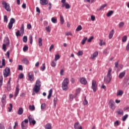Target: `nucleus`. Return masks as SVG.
<instances>
[{
	"label": "nucleus",
	"mask_w": 129,
	"mask_h": 129,
	"mask_svg": "<svg viewBox=\"0 0 129 129\" xmlns=\"http://www.w3.org/2000/svg\"><path fill=\"white\" fill-rule=\"evenodd\" d=\"M15 22H16V21L15 20V19L11 18L10 19V21L8 25V29L9 30H12V28H13V25L14 24Z\"/></svg>",
	"instance_id": "nucleus-11"
},
{
	"label": "nucleus",
	"mask_w": 129,
	"mask_h": 129,
	"mask_svg": "<svg viewBox=\"0 0 129 129\" xmlns=\"http://www.w3.org/2000/svg\"><path fill=\"white\" fill-rule=\"evenodd\" d=\"M4 22H6V23H8V17L7 15L4 16Z\"/></svg>",
	"instance_id": "nucleus-58"
},
{
	"label": "nucleus",
	"mask_w": 129,
	"mask_h": 129,
	"mask_svg": "<svg viewBox=\"0 0 129 129\" xmlns=\"http://www.w3.org/2000/svg\"><path fill=\"white\" fill-rule=\"evenodd\" d=\"M44 108H46V104L45 103H43L41 105V109L44 110Z\"/></svg>",
	"instance_id": "nucleus-50"
},
{
	"label": "nucleus",
	"mask_w": 129,
	"mask_h": 129,
	"mask_svg": "<svg viewBox=\"0 0 129 129\" xmlns=\"http://www.w3.org/2000/svg\"><path fill=\"white\" fill-rule=\"evenodd\" d=\"M92 89L94 92H96V90H97V85L96 84V81L94 80L92 81Z\"/></svg>",
	"instance_id": "nucleus-8"
},
{
	"label": "nucleus",
	"mask_w": 129,
	"mask_h": 129,
	"mask_svg": "<svg viewBox=\"0 0 129 129\" xmlns=\"http://www.w3.org/2000/svg\"><path fill=\"white\" fill-rule=\"evenodd\" d=\"M81 30H82V26H81V25H79L76 29V32H79L80 31H81Z\"/></svg>",
	"instance_id": "nucleus-34"
},
{
	"label": "nucleus",
	"mask_w": 129,
	"mask_h": 129,
	"mask_svg": "<svg viewBox=\"0 0 129 129\" xmlns=\"http://www.w3.org/2000/svg\"><path fill=\"white\" fill-rule=\"evenodd\" d=\"M10 107H8V109H9V112H11V111H12V109H13V104H12V103L10 104Z\"/></svg>",
	"instance_id": "nucleus-45"
},
{
	"label": "nucleus",
	"mask_w": 129,
	"mask_h": 129,
	"mask_svg": "<svg viewBox=\"0 0 129 129\" xmlns=\"http://www.w3.org/2000/svg\"><path fill=\"white\" fill-rule=\"evenodd\" d=\"M98 55V52L95 51L92 55H91V59L93 60Z\"/></svg>",
	"instance_id": "nucleus-17"
},
{
	"label": "nucleus",
	"mask_w": 129,
	"mask_h": 129,
	"mask_svg": "<svg viewBox=\"0 0 129 129\" xmlns=\"http://www.w3.org/2000/svg\"><path fill=\"white\" fill-rule=\"evenodd\" d=\"M76 95H73V94H70L69 97H70V101H73V99L76 97Z\"/></svg>",
	"instance_id": "nucleus-23"
},
{
	"label": "nucleus",
	"mask_w": 129,
	"mask_h": 129,
	"mask_svg": "<svg viewBox=\"0 0 129 129\" xmlns=\"http://www.w3.org/2000/svg\"><path fill=\"white\" fill-rule=\"evenodd\" d=\"M3 49L4 50V51H5V52H6V44H3V47H2Z\"/></svg>",
	"instance_id": "nucleus-56"
},
{
	"label": "nucleus",
	"mask_w": 129,
	"mask_h": 129,
	"mask_svg": "<svg viewBox=\"0 0 129 129\" xmlns=\"http://www.w3.org/2000/svg\"><path fill=\"white\" fill-rule=\"evenodd\" d=\"M40 4L41 6L48 5V0H40Z\"/></svg>",
	"instance_id": "nucleus-15"
},
{
	"label": "nucleus",
	"mask_w": 129,
	"mask_h": 129,
	"mask_svg": "<svg viewBox=\"0 0 129 129\" xmlns=\"http://www.w3.org/2000/svg\"><path fill=\"white\" fill-rule=\"evenodd\" d=\"M75 129H82V126L79 124V122H77L74 124Z\"/></svg>",
	"instance_id": "nucleus-14"
},
{
	"label": "nucleus",
	"mask_w": 129,
	"mask_h": 129,
	"mask_svg": "<svg viewBox=\"0 0 129 129\" xmlns=\"http://www.w3.org/2000/svg\"><path fill=\"white\" fill-rule=\"evenodd\" d=\"M19 92H20V89H19V87H16L15 93L14 95L15 98H16V97H17V96H18V94H19Z\"/></svg>",
	"instance_id": "nucleus-19"
},
{
	"label": "nucleus",
	"mask_w": 129,
	"mask_h": 129,
	"mask_svg": "<svg viewBox=\"0 0 129 129\" xmlns=\"http://www.w3.org/2000/svg\"><path fill=\"white\" fill-rule=\"evenodd\" d=\"M27 41H28V37H27V36H24L23 38V41L24 43H27Z\"/></svg>",
	"instance_id": "nucleus-43"
},
{
	"label": "nucleus",
	"mask_w": 129,
	"mask_h": 129,
	"mask_svg": "<svg viewBox=\"0 0 129 129\" xmlns=\"http://www.w3.org/2000/svg\"><path fill=\"white\" fill-rule=\"evenodd\" d=\"M28 118L29 119V122L30 124H31V123H32L33 125H35V124H36V120L34 119V117H33V116H32L31 115H30L28 117Z\"/></svg>",
	"instance_id": "nucleus-9"
},
{
	"label": "nucleus",
	"mask_w": 129,
	"mask_h": 129,
	"mask_svg": "<svg viewBox=\"0 0 129 129\" xmlns=\"http://www.w3.org/2000/svg\"><path fill=\"white\" fill-rule=\"evenodd\" d=\"M126 40H127V37L125 35L122 38V42H126Z\"/></svg>",
	"instance_id": "nucleus-40"
},
{
	"label": "nucleus",
	"mask_w": 129,
	"mask_h": 129,
	"mask_svg": "<svg viewBox=\"0 0 129 129\" xmlns=\"http://www.w3.org/2000/svg\"><path fill=\"white\" fill-rule=\"evenodd\" d=\"M41 88V81L40 79L37 80L35 83V85L33 89V91L35 92V93H38L40 91Z\"/></svg>",
	"instance_id": "nucleus-2"
},
{
	"label": "nucleus",
	"mask_w": 129,
	"mask_h": 129,
	"mask_svg": "<svg viewBox=\"0 0 129 129\" xmlns=\"http://www.w3.org/2000/svg\"><path fill=\"white\" fill-rule=\"evenodd\" d=\"M28 80L30 82H33V81L34 80L35 77H34V74L32 73H29L28 75Z\"/></svg>",
	"instance_id": "nucleus-12"
},
{
	"label": "nucleus",
	"mask_w": 129,
	"mask_h": 129,
	"mask_svg": "<svg viewBox=\"0 0 129 129\" xmlns=\"http://www.w3.org/2000/svg\"><path fill=\"white\" fill-rule=\"evenodd\" d=\"M114 32V30L112 29L109 34V39H112L113 37V33Z\"/></svg>",
	"instance_id": "nucleus-21"
},
{
	"label": "nucleus",
	"mask_w": 129,
	"mask_h": 129,
	"mask_svg": "<svg viewBox=\"0 0 129 129\" xmlns=\"http://www.w3.org/2000/svg\"><path fill=\"white\" fill-rule=\"evenodd\" d=\"M4 80V78L3 77V75H0V88L3 86V80Z\"/></svg>",
	"instance_id": "nucleus-30"
},
{
	"label": "nucleus",
	"mask_w": 129,
	"mask_h": 129,
	"mask_svg": "<svg viewBox=\"0 0 129 129\" xmlns=\"http://www.w3.org/2000/svg\"><path fill=\"white\" fill-rule=\"evenodd\" d=\"M10 73L11 69H10L9 68H6V69L4 70V71L3 72L4 77L7 78L8 76H10Z\"/></svg>",
	"instance_id": "nucleus-6"
},
{
	"label": "nucleus",
	"mask_w": 129,
	"mask_h": 129,
	"mask_svg": "<svg viewBox=\"0 0 129 129\" xmlns=\"http://www.w3.org/2000/svg\"><path fill=\"white\" fill-rule=\"evenodd\" d=\"M80 91H81V89H80V88L77 89L76 90V93L75 95H76V96H77V95L79 94V93H80Z\"/></svg>",
	"instance_id": "nucleus-42"
},
{
	"label": "nucleus",
	"mask_w": 129,
	"mask_h": 129,
	"mask_svg": "<svg viewBox=\"0 0 129 129\" xmlns=\"http://www.w3.org/2000/svg\"><path fill=\"white\" fill-rule=\"evenodd\" d=\"M57 100H58V98H57V97L54 98L53 99V104H54V107H56V104H57Z\"/></svg>",
	"instance_id": "nucleus-35"
},
{
	"label": "nucleus",
	"mask_w": 129,
	"mask_h": 129,
	"mask_svg": "<svg viewBox=\"0 0 129 129\" xmlns=\"http://www.w3.org/2000/svg\"><path fill=\"white\" fill-rule=\"evenodd\" d=\"M19 79H23V78H24V74H20L19 75Z\"/></svg>",
	"instance_id": "nucleus-55"
},
{
	"label": "nucleus",
	"mask_w": 129,
	"mask_h": 129,
	"mask_svg": "<svg viewBox=\"0 0 129 129\" xmlns=\"http://www.w3.org/2000/svg\"><path fill=\"white\" fill-rule=\"evenodd\" d=\"M29 109L31 111H34V110H35V106H34V105H30L29 106Z\"/></svg>",
	"instance_id": "nucleus-31"
},
{
	"label": "nucleus",
	"mask_w": 129,
	"mask_h": 129,
	"mask_svg": "<svg viewBox=\"0 0 129 129\" xmlns=\"http://www.w3.org/2000/svg\"><path fill=\"white\" fill-rule=\"evenodd\" d=\"M65 8L66 9H67V10L70 9V5H69V4L68 3H67V4L66 5Z\"/></svg>",
	"instance_id": "nucleus-57"
},
{
	"label": "nucleus",
	"mask_w": 129,
	"mask_h": 129,
	"mask_svg": "<svg viewBox=\"0 0 129 129\" xmlns=\"http://www.w3.org/2000/svg\"><path fill=\"white\" fill-rule=\"evenodd\" d=\"M114 125L115 126H117V125H119V123L118 122V120L114 122Z\"/></svg>",
	"instance_id": "nucleus-62"
},
{
	"label": "nucleus",
	"mask_w": 129,
	"mask_h": 129,
	"mask_svg": "<svg viewBox=\"0 0 129 129\" xmlns=\"http://www.w3.org/2000/svg\"><path fill=\"white\" fill-rule=\"evenodd\" d=\"M116 112L117 113H118V114H119L120 115H123V110H122V109H118L117 110Z\"/></svg>",
	"instance_id": "nucleus-22"
},
{
	"label": "nucleus",
	"mask_w": 129,
	"mask_h": 129,
	"mask_svg": "<svg viewBox=\"0 0 129 129\" xmlns=\"http://www.w3.org/2000/svg\"><path fill=\"white\" fill-rule=\"evenodd\" d=\"M123 94V92L120 90H118L117 92V96H121Z\"/></svg>",
	"instance_id": "nucleus-26"
},
{
	"label": "nucleus",
	"mask_w": 129,
	"mask_h": 129,
	"mask_svg": "<svg viewBox=\"0 0 129 129\" xmlns=\"http://www.w3.org/2000/svg\"><path fill=\"white\" fill-rule=\"evenodd\" d=\"M44 127L45 129H52V126L49 123H47L46 124H45L44 125Z\"/></svg>",
	"instance_id": "nucleus-20"
},
{
	"label": "nucleus",
	"mask_w": 129,
	"mask_h": 129,
	"mask_svg": "<svg viewBox=\"0 0 129 129\" xmlns=\"http://www.w3.org/2000/svg\"><path fill=\"white\" fill-rule=\"evenodd\" d=\"M83 54V52H82V51L81 50H79L78 52L77 53V55L78 56H82Z\"/></svg>",
	"instance_id": "nucleus-51"
},
{
	"label": "nucleus",
	"mask_w": 129,
	"mask_h": 129,
	"mask_svg": "<svg viewBox=\"0 0 129 129\" xmlns=\"http://www.w3.org/2000/svg\"><path fill=\"white\" fill-rule=\"evenodd\" d=\"M56 65H57V61L55 60H52L51 63V66L52 67H55Z\"/></svg>",
	"instance_id": "nucleus-28"
},
{
	"label": "nucleus",
	"mask_w": 129,
	"mask_h": 129,
	"mask_svg": "<svg viewBox=\"0 0 129 129\" xmlns=\"http://www.w3.org/2000/svg\"><path fill=\"white\" fill-rule=\"evenodd\" d=\"M106 6H107V5L106 4H104L102 6H101L100 8L99 9L97 10V11H101V10H103V9L104 8H105V7H106Z\"/></svg>",
	"instance_id": "nucleus-36"
},
{
	"label": "nucleus",
	"mask_w": 129,
	"mask_h": 129,
	"mask_svg": "<svg viewBox=\"0 0 129 129\" xmlns=\"http://www.w3.org/2000/svg\"><path fill=\"white\" fill-rule=\"evenodd\" d=\"M66 36H72V33L71 32H67L66 33Z\"/></svg>",
	"instance_id": "nucleus-64"
},
{
	"label": "nucleus",
	"mask_w": 129,
	"mask_h": 129,
	"mask_svg": "<svg viewBox=\"0 0 129 129\" xmlns=\"http://www.w3.org/2000/svg\"><path fill=\"white\" fill-rule=\"evenodd\" d=\"M112 14H113V11H110L107 13L106 16L107 17H110Z\"/></svg>",
	"instance_id": "nucleus-39"
},
{
	"label": "nucleus",
	"mask_w": 129,
	"mask_h": 129,
	"mask_svg": "<svg viewBox=\"0 0 129 129\" xmlns=\"http://www.w3.org/2000/svg\"><path fill=\"white\" fill-rule=\"evenodd\" d=\"M60 22L61 25H63V24H64V18L62 16V15H60Z\"/></svg>",
	"instance_id": "nucleus-33"
},
{
	"label": "nucleus",
	"mask_w": 129,
	"mask_h": 129,
	"mask_svg": "<svg viewBox=\"0 0 129 129\" xmlns=\"http://www.w3.org/2000/svg\"><path fill=\"white\" fill-rule=\"evenodd\" d=\"M24 24H22L21 25V28H20V32L21 33H22V34H24Z\"/></svg>",
	"instance_id": "nucleus-41"
},
{
	"label": "nucleus",
	"mask_w": 129,
	"mask_h": 129,
	"mask_svg": "<svg viewBox=\"0 0 129 129\" xmlns=\"http://www.w3.org/2000/svg\"><path fill=\"white\" fill-rule=\"evenodd\" d=\"M1 102L2 106H5L7 104V96L6 95H3L2 98Z\"/></svg>",
	"instance_id": "nucleus-10"
},
{
	"label": "nucleus",
	"mask_w": 129,
	"mask_h": 129,
	"mask_svg": "<svg viewBox=\"0 0 129 129\" xmlns=\"http://www.w3.org/2000/svg\"><path fill=\"white\" fill-rule=\"evenodd\" d=\"M43 40L42 39V38H39L38 39V45L39 46V47H42V45H43Z\"/></svg>",
	"instance_id": "nucleus-29"
},
{
	"label": "nucleus",
	"mask_w": 129,
	"mask_h": 129,
	"mask_svg": "<svg viewBox=\"0 0 129 129\" xmlns=\"http://www.w3.org/2000/svg\"><path fill=\"white\" fill-rule=\"evenodd\" d=\"M91 21H92L93 22H94V21H95V16L92 15L91 16Z\"/></svg>",
	"instance_id": "nucleus-60"
},
{
	"label": "nucleus",
	"mask_w": 129,
	"mask_h": 129,
	"mask_svg": "<svg viewBox=\"0 0 129 129\" xmlns=\"http://www.w3.org/2000/svg\"><path fill=\"white\" fill-rule=\"evenodd\" d=\"M68 83H69V79L66 78L62 83V90L67 91L68 90Z\"/></svg>",
	"instance_id": "nucleus-3"
},
{
	"label": "nucleus",
	"mask_w": 129,
	"mask_h": 129,
	"mask_svg": "<svg viewBox=\"0 0 129 129\" xmlns=\"http://www.w3.org/2000/svg\"><path fill=\"white\" fill-rule=\"evenodd\" d=\"M51 22L52 23H53L54 24H56V23H57V19H55V18H54V17H52L51 18Z\"/></svg>",
	"instance_id": "nucleus-46"
},
{
	"label": "nucleus",
	"mask_w": 129,
	"mask_h": 129,
	"mask_svg": "<svg viewBox=\"0 0 129 129\" xmlns=\"http://www.w3.org/2000/svg\"><path fill=\"white\" fill-rule=\"evenodd\" d=\"M23 63H24V64H26L27 65H28V64H29V60H28V59H27L26 58L23 59Z\"/></svg>",
	"instance_id": "nucleus-37"
},
{
	"label": "nucleus",
	"mask_w": 129,
	"mask_h": 129,
	"mask_svg": "<svg viewBox=\"0 0 129 129\" xmlns=\"http://www.w3.org/2000/svg\"><path fill=\"white\" fill-rule=\"evenodd\" d=\"M115 103H114V101L112 100H110L109 101L108 105L109 106V108L111 109H112L113 110H114L115 109Z\"/></svg>",
	"instance_id": "nucleus-7"
},
{
	"label": "nucleus",
	"mask_w": 129,
	"mask_h": 129,
	"mask_svg": "<svg viewBox=\"0 0 129 129\" xmlns=\"http://www.w3.org/2000/svg\"><path fill=\"white\" fill-rule=\"evenodd\" d=\"M23 112H24V110L22 109V108H19L18 111V114H19V115H22V114Z\"/></svg>",
	"instance_id": "nucleus-25"
},
{
	"label": "nucleus",
	"mask_w": 129,
	"mask_h": 129,
	"mask_svg": "<svg viewBox=\"0 0 129 129\" xmlns=\"http://www.w3.org/2000/svg\"><path fill=\"white\" fill-rule=\"evenodd\" d=\"M52 93H53V90L50 89L49 91V94L47 96L48 99H50V98H51V96H52Z\"/></svg>",
	"instance_id": "nucleus-27"
},
{
	"label": "nucleus",
	"mask_w": 129,
	"mask_h": 129,
	"mask_svg": "<svg viewBox=\"0 0 129 129\" xmlns=\"http://www.w3.org/2000/svg\"><path fill=\"white\" fill-rule=\"evenodd\" d=\"M88 103V101H87V100H86V97H85L84 101L83 102L84 105H86Z\"/></svg>",
	"instance_id": "nucleus-47"
},
{
	"label": "nucleus",
	"mask_w": 129,
	"mask_h": 129,
	"mask_svg": "<svg viewBox=\"0 0 129 129\" xmlns=\"http://www.w3.org/2000/svg\"><path fill=\"white\" fill-rule=\"evenodd\" d=\"M124 75H125V72H122L119 74L118 77L120 79H121L123 77H124Z\"/></svg>",
	"instance_id": "nucleus-24"
},
{
	"label": "nucleus",
	"mask_w": 129,
	"mask_h": 129,
	"mask_svg": "<svg viewBox=\"0 0 129 129\" xmlns=\"http://www.w3.org/2000/svg\"><path fill=\"white\" fill-rule=\"evenodd\" d=\"M4 66H6V60L5 58L2 59V61H0V68H3Z\"/></svg>",
	"instance_id": "nucleus-16"
},
{
	"label": "nucleus",
	"mask_w": 129,
	"mask_h": 129,
	"mask_svg": "<svg viewBox=\"0 0 129 129\" xmlns=\"http://www.w3.org/2000/svg\"><path fill=\"white\" fill-rule=\"evenodd\" d=\"M16 35L17 37H19L21 36V33L20 32V30H18L17 32L16 33Z\"/></svg>",
	"instance_id": "nucleus-54"
},
{
	"label": "nucleus",
	"mask_w": 129,
	"mask_h": 129,
	"mask_svg": "<svg viewBox=\"0 0 129 129\" xmlns=\"http://www.w3.org/2000/svg\"><path fill=\"white\" fill-rule=\"evenodd\" d=\"M92 40H93V36H91L88 39V43H90V42H91V41H92Z\"/></svg>",
	"instance_id": "nucleus-59"
},
{
	"label": "nucleus",
	"mask_w": 129,
	"mask_h": 129,
	"mask_svg": "<svg viewBox=\"0 0 129 129\" xmlns=\"http://www.w3.org/2000/svg\"><path fill=\"white\" fill-rule=\"evenodd\" d=\"M28 49H29V47L27 45H25L23 47L24 52H26V51H28Z\"/></svg>",
	"instance_id": "nucleus-53"
},
{
	"label": "nucleus",
	"mask_w": 129,
	"mask_h": 129,
	"mask_svg": "<svg viewBox=\"0 0 129 129\" xmlns=\"http://www.w3.org/2000/svg\"><path fill=\"white\" fill-rule=\"evenodd\" d=\"M45 65V63H43L42 66L40 68L42 71H44V70L46 69V66Z\"/></svg>",
	"instance_id": "nucleus-49"
},
{
	"label": "nucleus",
	"mask_w": 129,
	"mask_h": 129,
	"mask_svg": "<svg viewBox=\"0 0 129 129\" xmlns=\"http://www.w3.org/2000/svg\"><path fill=\"white\" fill-rule=\"evenodd\" d=\"M27 29H28V30H31V29H32V25H31V24H27Z\"/></svg>",
	"instance_id": "nucleus-61"
},
{
	"label": "nucleus",
	"mask_w": 129,
	"mask_h": 129,
	"mask_svg": "<svg viewBox=\"0 0 129 129\" xmlns=\"http://www.w3.org/2000/svg\"><path fill=\"white\" fill-rule=\"evenodd\" d=\"M21 125L22 129L28 128V125H29V120H28V119H25L21 122Z\"/></svg>",
	"instance_id": "nucleus-5"
},
{
	"label": "nucleus",
	"mask_w": 129,
	"mask_h": 129,
	"mask_svg": "<svg viewBox=\"0 0 129 129\" xmlns=\"http://www.w3.org/2000/svg\"><path fill=\"white\" fill-rule=\"evenodd\" d=\"M80 82L81 84H83L84 85H86V84H87V81L86 80V79L83 77L80 78Z\"/></svg>",
	"instance_id": "nucleus-13"
},
{
	"label": "nucleus",
	"mask_w": 129,
	"mask_h": 129,
	"mask_svg": "<svg viewBox=\"0 0 129 129\" xmlns=\"http://www.w3.org/2000/svg\"><path fill=\"white\" fill-rule=\"evenodd\" d=\"M7 88L8 91H10L11 90V84L7 85Z\"/></svg>",
	"instance_id": "nucleus-63"
},
{
	"label": "nucleus",
	"mask_w": 129,
	"mask_h": 129,
	"mask_svg": "<svg viewBox=\"0 0 129 129\" xmlns=\"http://www.w3.org/2000/svg\"><path fill=\"white\" fill-rule=\"evenodd\" d=\"M4 43L7 45V46H9L10 45V39L8 37H6L4 39Z\"/></svg>",
	"instance_id": "nucleus-18"
},
{
	"label": "nucleus",
	"mask_w": 129,
	"mask_h": 129,
	"mask_svg": "<svg viewBox=\"0 0 129 129\" xmlns=\"http://www.w3.org/2000/svg\"><path fill=\"white\" fill-rule=\"evenodd\" d=\"M29 40L30 44L32 45V44H33V36H32V35H30L29 36Z\"/></svg>",
	"instance_id": "nucleus-32"
},
{
	"label": "nucleus",
	"mask_w": 129,
	"mask_h": 129,
	"mask_svg": "<svg viewBox=\"0 0 129 129\" xmlns=\"http://www.w3.org/2000/svg\"><path fill=\"white\" fill-rule=\"evenodd\" d=\"M123 26H124V23H123V22H120L119 24V28H122V27H123Z\"/></svg>",
	"instance_id": "nucleus-48"
},
{
	"label": "nucleus",
	"mask_w": 129,
	"mask_h": 129,
	"mask_svg": "<svg viewBox=\"0 0 129 129\" xmlns=\"http://www.w3.org/2000/svg\"><path fill=\"white\" fill-rule=\"evenodd\" d=\"M59 59H60V55H59L58 54L55 55V58H54V61H57V60H59Z\"/></svg>",
	"instance_id": "nucleus-44"
},
{
	"label": "nucleus",
	"mask_w": 129,
	"mask_h": 129,
	"mask_svg": "<svg viewBox=\"0 0 129 129\" xmlns=\"http://www.w3.org/2000/svg\"><path fill=\"white\" fill-rule=\"evenodd\" d=\"M2 6L3 8H4L7 12H11L12 9H11V6H10V4L7 3L6 1H2Z\"/></svg>",
	"instance_id": "nucleus-4"
},
{
	"label": "nucleus",
	"mask_w": 129,
	"mask_h": 129,
	"mask_svg": "<svg viewBox=\"0 0 129 129\" xmlns=\"http://www.w3.org/2000/svg\"><path fill=\"white\" fill-rule=\"evenodd\" d=\"M112 71V69L109 68L107 75L104 77V82L106 84H108L111 81V79H112V76L111 75Z\"/></svg>",
	"instance_id": "nucleus-1"
},
{
	"label": "nucleus",
	"mask_w": 129,
	"mask_h": 129,
	"mask_svg": "<svg viewBox=\"0 0 129 129\" xmlns=\"http://www.w3.org/2000/svg\"><path fill=\"white\" fill-rule=\"evenodd\" d=\"M86 41H87V37L84 38L81 42L82 45H84V44H85V42H86Z\"/></svg>",
	"instance_id": "nucleus-38"
},
{
	"label": "nucleus",
	"mask_w": 129,
	"mask_h": 129,
	"mask_svg": "<svg viewBox=\"0 0 129 129\" xmlns=\"http://www.w3.org/2000/svg\"><path fill=\"white\" fill-rule=\"evenodd\" d=\"M127 116H128V115L127 114H125V115H124L122 117L123 121H125V120L126 119V118H127Z\"/></svg>",
	"instance_id": "nucleus-52"
}]
</instances>
